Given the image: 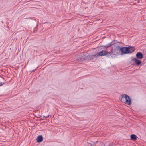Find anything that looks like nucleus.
Here are the masks:
<instances>
[{
	"instance_id": "obj_13",
	"label": "nucleus",
	"mask_w": 146,
	"mask_h": 146,
	"mask_svg": "<svg viewBox=\"0 0 146 146\" xmlns=\"http://www.w3.org/2000/svg\"><path fill=\"white\" fill-rule=\"evenodd\" d=\"M97 142H98V141H96V142L94 144H95V145H96V143H97Z\"/></svg>"
},
{
	"instance_id": "obj_5",
	"label": "nucleus",
	"mask_w": 146,
	"mask_h": 146,
	"mask_svg": "<svg viewBox=\"0 0 146 146\" xmlns=\"http://www.w3.org/2000/svg\"><path fill=\"white\" fill-rule=\"evenodd\" d=\"M131 60L135 62L136 64L137 65H140L141 63V60L138 59L135 57L133 58Z\"/></svg>"
},
{
	"instance_id": "obj_10",
	"label": "nucleus",
	"mask_w": 146,
	"mask_h": 146,
	"mask_svg": "<svg viewBox=\"0 0 146 146\" xmlns=\"http://www.w3.org/2000/svg\"><path fill=\"white\" fill-rule=\"evenodd\" d=\"M130 138L131 140L135 141L137 139V136L135 134H132L131 135Z\"/></svg>"
},
{
	"instance_id": "obj_6",
	"label": "nucleus",
	"mask_w": 146,
	"mask_h": 146,
	"mask_svg": "<svg viewBox=\"0 0 146 146\" xmlns=\"http://www.w3.org/2000/svg\"><path fill=\"white\" fill-rule=\"evenodd\" d=\"M115 40L114 41H113L110 43H109L107 44L106 45V46H103V47H104L103 48L104 49H107V48L110 47L111 46L113 45L116 43H115Z\"/></svg>"
},
{
	"instance_id": "obj_7",
	"label": "nucleus",
	"mask_w": 146,
	"mask_h": 146,
	"mask_svg": "<svg viewBox=\"0 0 146 146\" xmlns=\"http://www.w3.org/2000/svg\"><path fill=\"white\" fill-rule=\"evenodd\" d=\"M136 56L137 58L138 59H141L143 58V54L140 52H137L136 54Z\"/></svg>"
},
{
	"instance_id": "obj_8",
	"label": "nucleus",
	"mask_w": 146,
	"mask_h": 146,
	"mask_svg": "<svg viewBox=\"0 0 146 146\" xmlns=\"http://www.w3.org/2000/svg\"><path fill=\"white\" fill-rule=\"evenodd\" d=\"M43 139V137L42 135L38 136L37 138V142L38 143L42 141Z\"/></svg>"
},
{
	"instance_id": "obj_14",
	"label": "nucleus",
	"mask_w": 146,
	"mask_h": 146,
	"mask_svg": "<svg viewBox=\"0 0 146 146\" xmlns=\"http://www.w3.org/2000/svg\"><path fill=\"white\" fill-rule=\"evenodd\" d=\"M49 116H46V117H45L46 118H47Z\"/></svg>"
},
{
	"instance_id": "obj_9",
	"label": "nucleus",
	"mask_w": 146,
	"mask_h": 146,
	"mask_svg": "<svg viewBox=\"0 0 146 146\" xmlns=\"http://www.w3.org/2000/svg\"><path fill=\"white\" fill-rule=\"evenodd\" d=\"M125 100H128V101L129 102H130V105L131 104V100L130 98V97L127 95L125 94Z\"/></svg>"
},
{
	"instance_id": "obj_12",
	"label": "nucleus",
	"mask_w": 146,
	"mask_h": 146,
	"mask_svg": "<svg viewBox=\"0 0 146 146\" xmlns=\"http://www.w3.org/2000/svg\"><path fill=\"white\" fill-rule=\"evenodd\" d=\"M37 26H38V25H37L36 26V27L35 28V29H37Z\"/></svg>"
},
{
	"instance_id": "obj_3",
	"label": "nucleus",
	"mask_w": 146,
	"mask_h": 146,
	"mask_svg": "<svg viewBox=\"0 0 146 146\" xmlns=\"http://www.w3.org/2000/svg\"><path fill=\"white\" fill-rule=\"evenodd\" d=\"M112 52H110L111 53V57H112L114 55H120V46H117L114 49L113 51L112 52V50H111Z\"/></svg>"
},
{
	"instance_id": "obj_4",
	"label": "nucleus",
	"mask_w": 146,
	"mask_h": 146,
	"mask_svg": "<svg viewBox=\"0 0 146 146\" xmlns=\"http://www.w3.org/2000/svg\"><path fill=\"white\" fill-rule=\"evenodd\" d=\"M125 94H122L119 97V100L122 102L127 104L129 105H130V102H129V101H128V100H125Z\"/></svg>"
},
{
	"instance_id": "obj_1",
	"label": "nucleus",
	"mask_w": 146,
	"mask_h": 146,
	"mask_svg": "<svg viewBox=\"0 0 146 146\" xmlns=\"http://www.w3.org/2000/svg\"><path fill=\"white\" fill-rule=\"evenodd\" d=\"M120 50L121 52V54L123 55L124 54H131L135 51V49L133 47L129 46L120 47Z\"/></svg>"
},
{
	"instance_id": "obj_11",
	"label": "nucleus",
	"mask_w": 146,
	"mask_h": 146,
	"mask_svg": "<svg viewBox=\"0 0 146 146\" xmlns=\"http://www.w3.org/2000/svg\"><path fill=\"white\" fill-rule=\"evenodd\" d=\"M5 84V83H3L2 82H0V86H2L3 85Z\"/></svg>"
},
{
	"instance_id": "obj_2",
	"label": "nucleus",
	"mask_w": 146,
	"mask_h": 146,
	"mask_svg": "<svg viewBox=\"0 0 146 146\" xmlns=\"http://www.w3.org/2000/svg\"><path fill=\"white\" fill-rule=\"evenodd\" d=\"M111 53H110L106 50H102L98 53H97L96 55L97 56H107V57L109 58H110L111 56Z\"/></svg>"
}]
</instances>
